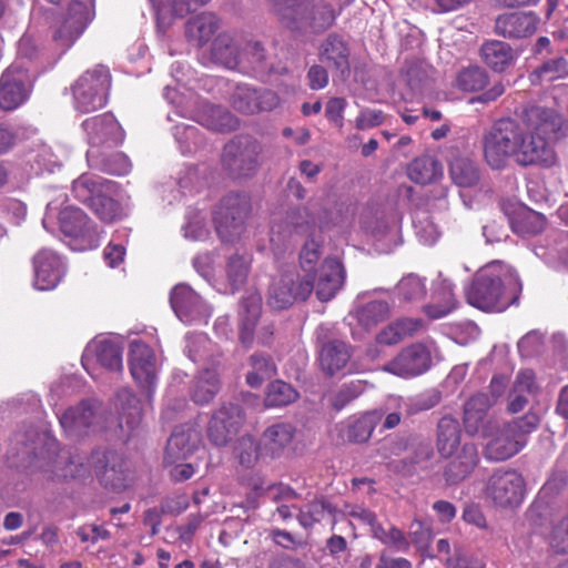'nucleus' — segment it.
Segmentation results:
<instances>
[{
  "instance_id": "f257e3e1",
  "label": "nucleus",
  "mask_w": 568,
  "mask_h": 568,
  "mask_svg": "<svg viewBox=\"0 0 568 568\" xmlns=\"http://www.w3.org/2000/svg\"><path fill=\"white\" fill-rule=\"evenodd\" d=\"M524 126L514 160L520 166H550L556 161L550 140L561 129L562 118L540 105L523 108Z\"/></svg>"
},
{
  "instance_id": "f03ea898",
  "label": "nucleus",
  "mask_w": 568,
  "mask_h": 568,
  "mask_svg": "<svg viewBox=\"0 0 568 568\" xmlns=\"http://www.w3.org/2000/svg\"><path fill=\"white\" fill-rule=\"evenodd\" d=\"M521 282L509 265L499 261L483 266L466 288L467 302L484 312H504L517 303Z\"/></svg>"
},
{
  "instance_id": "7ed1b4c3",
  "label": "nucleus",
  "mask_w": 568,
  "mask_h": 568,
  "mask_svg": "<svg viewBox=\"0 0 568 568\" xmlns=\"http://www.w3.org/2000/svg\"><path fill=\"white\" fill-rule=\"evenodd\" d=\"M317 232L315 217L306 207H296L283 215L274 216L271 224L270 244L275 258H280L291 248L295 236H311L300 253V267L305 275L314 278L321 258V244L315 241Z\"/></svg>"
},
{
  "instance_id": "20e7f679",
  "label": "nucleus",
  "mask_w": 568,
  "mask_h": 568,
  "mask_svg": "<svg viewBox=\"0 0 568 568\" xmlns=\"http://www.w3.org/2000/svg\"><path fill=\"white\" fill-rule=\"evenodd\" d=\"M275 14L283 26L297 31L321 32L335 20L334 10L324 0L276 1Z\"/></svg>"
},
{
  "instance_id": "39448f33",
  "label": "nucleus",
  "mask_w": 568,
  "mask_h": 568,
  "mask_svg": "<svg viewBox=\"0 0 568 568\" xmlns=\"http://www.w3.org/2000/svg\"><path fill=\"white\" fill-rule=\"evenodd\" d=\"M523 110L516 119H500L484 136V156L494 170L504 169L510 158L514 159L519 138L523 133Z\"/></svg>"
},
{
  "instance_id": "423d86ee",
  "label": "nucleus",
  "mask_w": 568,
  "mask_h": 568,
  "mask_svg": "<svg viewBox=\"0 0 568 568\" xmlns=\"http://www.w3.org/2000/svg\"><path fill=\"white\" fill-rule=\"evenodd\" d=\"M113 459V453L101 449L93 450L90 456L77 452H63L59 455V465L63 464V466L55 470V476L78 478L94 470L103 485L115 487V480L120 478L114 465L110 466Z\"/></svg>"
},
{
  "instance_id": "0eeeda50",
  "label": "nucleus",
  "mask_w": 568,
  "mask_h": 568,
  "mask_svg": "<svg viewBox=\"0 0 568 568\" xmlns=\"http://www.w3.org/2000/svg\"><path fill=\"white\" fill-rule=\"evenodd\" d=\"M111 85V74L104 65L87 70L71 87L74 109L81 113L93 112L105 105Z\"/></svg>"
},
{
  "instance_id": "6e6552de",
  "label": "nucleus",
  "mask_w": 568,
  "mask_h": 568,
  "mask_svg": "<svg viewBox=\"0 0 568 568\" xmlns=\"http://www.w3.org/2000/svg\"><path fill=\"white\" fill-rule=\"evenodd\" d=\"M94 17L93 0H72L52 24L57 47L68 50L81 37Z\"/></svg>"
},
{
  "instance_id": "1a4fd4ad",
  "label": "nucleus",
  "mask_w": 568,
  "mask_h": 568,
  "mask_svg": "<svg viewBox=\"0 0 568 568\" xmlns=\"http://www.w3.org/2000/svg\"><path fill=\"white\" fill-rule=\"evenodd\" d=\"M314 291V278L303 272L285 271L275 276L267 292L266 303L275 311H283L296 302L306 301Z\"/></svg>"
},
{
  "instance_id": "9d476101",
  "label": "nucleus",
  "mask_w": 568,
  "mask_h": 568,
  "mask_svg": "<svg viewBox=\"0 0 568 568\" xmlns=\"http://www.w3.org/2000/svg\"><path fill=\"white\" fill-rule=\"evenodd\" d=\"M164 98L171 103H176L178 112L182 116L191 118L210 130L227 132L239 126V120L222 106L202 102L195 109H190L182 105L181 101H176L178 92L170 87L164 89Z\"/></svg>"
},
{
  "instance_id": "9b49d317",
  "label": "nucleus",
  "mask_w": 568,
  "mask_h": 568,
  "mask_svg": "<svg viewBox=\"0 0 568 568\" xmlns=\"http://www.w3.org/2000/svg\"><path fill=\"white\" fill-rule=\"evenodd\" d=\"M250 204L245 196L224 197L213 213L217 235L223 242H233L244 232Z\"/></svg>"
},
{
  "instance_id": "f8f14e48",
  "label": "nucleus",
  "mask_w": 568,
  "mask_h": 568,
  "mask_svg": "<svg viewBox=\"0 0 568 568\" xmlns=\"http://www.w3.org/2000/svg\"><path fill=\"white\" fill-rule=\"evenodd\" d=\"M260 143L250 136H236L225 144L222 163L236 178L248 176L258 166Z\"/></svg>"
},
{
  "instance_id": "ddd939ff",
  "label": "nucleus",
  "mask_w": 568,
  "mask_h": 568,
  "mask_svg": "<svg viewBox=\"0 0 568 568\" xmlns=\"http://www.w3.org/2000/svg\"><path fill=\"white\" fill-rule=\"evenodd\" d=\"M130 373L139 387L151 399L158 382L160 365L154 351L144 342L134 339L129 351Z\"/></svg>"
},
{
  "instance_id": "4468645a",
  "label": "nucleus",
  "mask_w": 568,
  "mask_h": 568,
  "mask_svg": "<svg viewBox=\"0 0 568 568\" xmlns=\"http://www.w3.org/2000/svg\"><path fill=\"white\" fill-rule=\"evenodd\" d=\"M486 493L499 507H516L524 500L525 481L514 469H498L489 477Z\"/></svg>"
},
{
  "instance_id": "2eb2a0df",
  "label": "nucleus",
  "mask_w": 568,
  "mask_h": 568,
  "mask_svg": "<svg viewBox=\"0 0 568 568\" xmlns=\"http://www.w3.org/2000/svg\"><path fill=\"white\" fill-rule=\"evenodd\" d=\"M170 304L179 320L189 325L206 323L212 315L211 307L191 286L184 283L172 288Z\"/></svg>"
},
{
  "instance_id": "dca6fc26",
  "label": "nucleus",
  "mask_w": 568,
  "mask_h": 568,
  "mask_svg": "<svg viewBox=\"0 0 568 568\" xmlns=\"http://www.w3.org/2000/svg\"><path fill=\"white\" fill-rule=\"evenodd\" d=\"M31 78L28 70L16 62L0 78V108L11 111L20 106L29 97Z\"/></svg>"
},
{
  "instance_id": "f3484780",
  "label": "nucleus",
  "mask_w": 568,
  "mask_h": 568,
  "mask_svg": "<svg viewBox=\"0 0 568 568\" xmlns=\"http://www.w3.org/2000/svg\"><path fill=\"white\" fill-rule=\"evenodd\" d=\"M58 220L61 232L79 242L80 250H92L99 245L100 234L88 216L73 206L59 211Z\"/></svg>"
},
{
  "instance_id": "a211bd4d",
  "label": "nucleus",
  "mask_w": 568,
  "mask_h": 568,
  "mask_svg": "<svg viewBox=\"0 0 568 568\" xmlns=\"http://www.w3.org/2000/svg\"><path fill=\"white\" fill-rule=\"evenodd\" d=\"M82 128L90 145L89 150L99 151L101 146H115L121 143L124 138L121 125L111 113L89 118L83 121Z\"/></svg>"
},
{
  "instance_id": "6ab92c4d",
  "label": "nucleus",
  "mask_w": 568,
  "mask_h": 568,
  "mask_svg": "<svg viewBox=\"0 0 568 568\" xmlns=\"http://www.w3.org/2000/svg\"><path fill=\"white\" fill-rule=\"evenodd\" d=\"M432 364L430 353L423 344H412L403 348L396 357L383 366V371L408 378L425 373Z\"/></svg>"
},
{
  "instance_id": "aec40b11",
  "label": "nucleus",
  "mask_w": 568,
  "mask_h": 568,
  "mask_svg": "<svg viewBox=\"0 0 568 568\" xmlns=\"http://www.w3.org/2000/svg\"><path fill=\"white\" fill-rule=\"evenodd\" d=\"M244 413L236 404L222 405L214 412L209 426V439L215 446L226 445L235 436L244 423Z\"/></svg>"
},
{
  "instance_id": "412c9836",
  "label": "nucleus",
  "mask_w": 568,
  "mask_h": 568,
  "mask_svg": "<svg viewBox=\"0 0 568 568\" xmlns=\"http://www.w3.org/2000/svg\"><path fill=\"white\" fill-rule=\"evenodd\" d=\"M81 362L91 376H94L92 372L94 364L111 372H121L123 368L122 347L108 338H95L84 348Z\"/></svg>"
},
{
  "instance_id": "4be33fe9",
  "label": "nucleus",
  "mask_w": 568,
  "mask_h": 568,
  "mask_svg": "<svg viewBox=\"0 0 568 568\" xmlns=\"http://www.w3.org/2000/svg\"><path fill=\"white\" fill-rule=\"evenodd\" d=\"M33 286L39 291L53 290L65 274L63 260L54 252L42 248L33 256Z\"/></svg>"
},
{
  "instance_id": "5701e85b",
  "label": "nucleus",
  "mask_w": 568,
  "mask_h": 568,
  "mask_svg": "<svg viewBox=\"0 0 568 568\" xmlns=\"http://www.w3.org/2000/svg\"><path fill=\"white\" fill-rule=\"evenodd\" d=\"M420 325V321L413 318H399L389 323L376 334L374 343L367 346V357L373 361L382 357L385 346L400 343L405 337L412 336L417 332Z\"/></svg>"
},
{
  "instance_id": "b1692460",
  "label": "nucleus",
  "mask_w": 568,
  "mask_h": 568,
  "mask_svg": "<svg viewBox=\"0 0 568 568\" xmlns=\"http://www.w3.org/2000/svg\"><path fill=\"white\" fill-rule=\"evenodd\" d=\"M99 409L97 402L83 400L59 416L60 425L68 436H82L97 424Z\"/></svg>"
},
{
  "instance_id": "393cba45",
  "label": "nucleus",
  "mask_w": 568,
  "mask_h": 568,
  "mask_svg": "<svg viewBox=\"0 0 568 568\" xmlns=\"http://www.w3.org/2000/svg\"><path fill=\"white\" fill-rule=\"evenodd\" d=\"M278 103L280 99L275 92L266 89L256 90L247 85H237L232 95L234 109L245 114L271 111Z\"/></svg>"
},
{
  "instance_id": "a878e982",
  "label": "nucleus",
  "mask_w": 568,
  "mask_h": 568,
  "mask_svg": "<svg viewBox=\"0 0 568 568\" xmlns=\"http://www.w3.org/2000/svg\"><path fill=\"white\" fill-rule=\"evenodd\" d=\"M539 21V17L532 11L508 12L496 19L495 31L508 39L528 38L537 31Z\"/></svg>"
},
{
  "instance_id": "bb28decb",
  "label": "nucleus",
  "mask_w": 568,
  "mask_h": 568,
  "mask_svg": "<svg viewBox=\"0 0 568 568\" xmlns=\"http://www.w3.org/2000/svg\"><path fill=\"white\" fill-rule=\"evenodd\" d=\"M318 58L343 80L349 77V49L338 36L331 34L322 42Z\"/></svg>"
},
{
  "instance_id": "cd10ccee",
  "label": "nucleus",
  "mask_w": 568,
  "mask_h": 568,
  "mask_svg": "<svg viewBox=\"0 0 568 568\" xmlns=\"http://www.w3.org/2000/svg\"><path fill=\"white\" fill-rule=\"evenodd\" d=\"M345 281V270L341 261L336 257H327L321 265L320 274L314 291L317 298L322 302L331 301L343 287Z\"/></svg>"
},
{
  "instance_id": "c85d7f7f",
  "label": "nucleus",
  "mask_w": 568,
  "mask_h": 568,
  "mask_svg": "<svg viewBox=\"0 0 568 568\" xmlns=\"http://www.w3.org/2000/svg\"><path fill=\"white\" fill-rule=\"evenodd\" d=\"M448 465L445 468V479L448 484L455 485L467 478L479 463L478 449L473 443H465L456 449Z\"/></svg>"
},
{
  "instance_id": "c756f323",
  "label": "nucleus",
  "mask_w": 568,
  "mask_h": 568,
  "mask_svg": "<svg viewBox=\"0 0 568 568\" xmlns=\"http://www.w3.org/2000/svg\"><path fill=\"white\" fill-rule=\"evenodd\" d=\"M526 445L513 430L504 425L489 440L485 449V457L493 462L506 460L516 455Z\"/></svg>"
},
{
  "instance_id": "7c9ffc66",
  "label": "nucleus",
  "mask_w": 568,
  "mask_h": 568,
  "mask_svg": "<svg viewBox=\"0 0 568 568\" xmlns=\"http://www.w3.org/2000/svg\"><path fill=\"white\" fill-rule=\"evenodd\" d=\"M295 428L290 423H274L265 428L261 437L262 454L270 458L280 457L291 445Z\"/></svg>"
},
{
  "instance_id": "2f4dec72",
  "label": "nucleus",
  "mask_w": 568,
  "mask_h": 568,
  "mask_svg": "<svg viewBox=\"0 0 568 568\" xmlns=\"http://www.w3.org/2000/svg\"><path fill=\"white\" fill-rule=\"evenodd\" d=\"M491 405L493 400L486 394H476L465 404L464 425L467 434L486 436L487 412Z\"/></svg>"
},
{
  "instance_id": "473e14b6",
  "label": "nucleus",
  "mask_w": 568,
  "mask_h": 568,
  "mask_svg": "<svg viewBox=\"0 0 568 568\" xmlns=\"http://www.w3.org/2000/svg\"><path fill=\"white\" fill-rule=\"evenodd\" d=\"M199 435L194 429L190 427L175 428L166 444L164 463L173 465L187 458L195 449Z\"/></svg>"
},
{
  "instance_id": "72a5a7b5",
  "label": "nucleus",
  "mask_w": 568,
  "mask_h": 568,
  "mask_svg": "<svg viewBox=\"0 0 568 568\" xmlns=\"http://www.w3.org/2000/svg\"><path fill=\"white\" fill-rule=\"evenodd\" d=\"M262 313V297L256 292H246L239 308L240 338L243 344L253 339L254 329Z\"/></svg>"
},
{
  "instance_id": "f704fd0d",
  "label": "nucleus",
  "mask_w": 568,
  "mask_h": 568,
  "mask_svg": "<svg viewBox=\"0 0 568 568\" xmlns=\"http://www.w3.org/2000/svg\"><path fill=\"white\" fill-rule=\"evenodd\" d=\"M484 63L495 72H504L515 61L513 48L500 40H488L480 47Z\"/></svg>"
},
{
  "instance_id": "c9c22d12",
  "label": "nucleus",
  "mask_w": 568,
  "mask_h": 568,
  "mask_svg": "<svg viewBox=\"0 0 568 568\" xmlns=\"http://www.w3.org/2000/svg\"><path fill=\"white\" fill-rule=\"evenodd\" d=\"M113 182L93 174H82L72 184V194L80 202L92 204L103 192H112Z\"/></svg>"
},
{
  "instance_id": "e433bc0d",
  "label": "nucleus",
  "mask_w": 568,
  "mask_h": 568,
  "mask_svg": "<svg viewBox=\"0 0 568 568\" xmlns=\"http://www.w3.org/2000/svg\"><path fill=\"white\" fill-rule=\"evenodd\" d=\"M382 417L383 414L381 412L373 410L354 420H348L347 424L339 426L343 439L358 444L367 442L377 424L382 420Z\"/></svg>"
},
{
  "instance_id": "4c0bfd02",
  "label": "nucleus",
  "mask_w": 568,
  "mask_h": 568,
  "mask_svg": "<svg viewBox=\"0 0 568 568\" xmlns=\"http://www.w3.org/2000/svg\"><path fill=\"white\" fill-rule=\"evenodd\" d=\"M351 357L349 346L338 339L323 343L320 351V365L322 369L334 375L336 372L345 367Z\"/></svg>"
},
{
  "instance_id": "58836bf2",
  "label": "nucleus",
  "mask_w": 568,
  "mask_h": 568,
  "mask_svg": "<svg viewBox=\"0 0 568 568\" xmlns=\"http://www.w3.org/2000/svg\"><path fill=\"white\" fill-rule=\"evenodd\" d=\"M219 29V19L212 12H202L192 17L185 26L189 41L197 47L207 43Z\"/></svg>"
},
{
  "instance_id": "ea45409f",
  "label": "nucleus",
  "mask_w": 568,
  "mask_h": 568,
  "mask_svg": "<svg viewBox=\"0 0 568 568\" xmlns=\"http://www.w3.org/2000/svg\"><path fill=\"white\" fill-rule=\"evenodd\" d=\"M449 175L453 182L465 189L475 187L480 181L478 164L466 155H456L449 164Z\"/></svg>"
},
{
  "instance_id": "a19ab883",
  "label": "nucleus",
  "mask_w": 568,
  "mask_h": 568,
  "mask_svg": "<svg viewBox=\"0 0 568 568\" xmlns=\"http://www.w3.org/2000/svg\"><path fill=\"white\" fill-rule=\"evenodd\" d=\"M116 407L119 410V425L122 429H135L142 420L140 400L129 389H121L116 394Z\"/></svg>"
},
{
  "instance_id": "79ce46f5",
  "label": "nucleus",
  "mask_w": 568,
  "mask_h": 568,
  "mask_svg": "<svg viewBox=\"0 0 568 568\" xmlns=\"http://www.w3.org/2000/svg\"><path fill=\"white\" fill-rule=\"evenodd\" d=\"M460 444V429L458 420L444 416L437 426V450L444 458L453 456Z\"/></svg>"
},
{
  "instance_id": "37998d69",
  "label": "nucleus",
  "mask_w": 568,
  "mask_h": 568,
  "mask_svg": "<svg viewBox=\"0 0 568 568\" xmlns=\"http://www.w3.org/2000/svg\"><path fill=\"white\" fill-rule=\"evenodd\" d=\"M87 159L91 168L113 175H125L131 171V162L123 153L102 156L97 150H88Z\"/></svg>"
},
{
  "instance_id": "c03bdc74",
  "label": "nucleus",
  "mask_w": 568,
  "mask_h": 568,
  "mask_svg": "<svg viewBox=\"0 0 568 568\" xmlns=\"http://www.w3.org/2000/svg\"><path fill=\"white\" fill-rule=\"evenodd\" d=\"M408 178L417 184H429L443 175V166L435 158L424 155L415 159L407 168Z\"/></svg>"
},
{
  "instance_id": "a18cd8bd",
  "label": "nucleus",
  "mask_w": 568,
  "mask_h": 568,
  "mask_svg": "<svg viewBox=\"0 0 568 568\" xmlns=\"http://www.w3.org/2000/svg\"><path fill=\"white\" fill-rule=\"evenodd\" d=\"M336 508L324 497H315L300 508L297 520L306 529L323 521L326 516H335Z\"/></svg>"
},
{
  "instance_id": "49530a36",
  "label": "nucleus",
  "mask_w": 568,
  "mask_h": 568,
  "mask_svg": "<svg viewBox=\"0 0 568 568\" xmlns=\"http://www.w3.org/2000/svg\"><path fill=\"white\" fill-rule=\"evenodd\" d=\"M213 60L227 68L235 69L241 65L240 48L229 34H220L213 42Z\"/></svg>"
},
{
  "instance_id": "de8ad7c7",
  "label": "nucleus",
  "mask_w": 568,
  "mask_h": 568,
  "mask_svg": "<svg viewBox=\"0 0 568 568\" xmlns=\"http://www.w3.org/2000/svg\"><path fill=\"white\" fill-rule=\"evenodd\" d=\"M390 315V306L385 301H371L356 310L358 324L371 329Z\"/></svg>"
},
{
  "instance_id": "09e8293b",
  "label": "nucleus",
  "mask_w": 568,
  "mask_h": 568,
  "mask_svg": "<svg viewBox=\"0 0 568 568\" xmlns=\"http://www.w3.org/2000/svg\"><path fill=\"white\" fill-rule=\"evenodd\" d=\"M397 297L403 303H415L424 300L427 294L426 280L408 274L398 282L396 286Z\"/></svg>"
},
{
  "instance_id": "8fccbe9b",
  "label": "nucleus",
  "mask_w": 568,
  "mask_h": 568,
  "mask_svg": "<svg viewBox=\"0 0 568 568\" xmlns=\"http://www.w3.org/2000/svg\"><path fill=\"white\" fill-rule=\"evenodd\" d=\"M219 376L213 369L203 371L192 389V398L197 404H207L219 392Z\"/></svg>"
},
{
  "instance_id": "3c124183",
  "label": "nucleus",
  "mask_w": 568,
  "mask_h": 568,
  "mask_svg": "<svg viewBox=\"0 0 568 568\" xmlns=\"http://www.w3.org/2000/svg\"><path fill=\"white\" fill-rule=\"evenodd\" d=\"M251 369L246 374V383L253 387H260L265 381L276 374L275 364L264 355H252L250 357Z\"/></svg>"
},
{
  "instance_id": "603ef678",
  "label": "nucleus",
  "mask_w": 568,
  "mask_h": 568,
  "mask_svg": "<svg viewBox=\"0 0 568 568\" xmlns=\"http://www.w3.org/2000/svg\"><path fill=\"white\" fill-rule=\"evenodd\" d=\"M453 287V284L448 280H443L442 292L436 291L435 294L438 298H442L444 301V304L439 305L436 303H432L429 305H426L424 310L428 317H430L432 320H438L448 315L456 308L457 301L454 297Z\"/></svg>"
},
{
  "instance_id": "864d4df0",
  "label": "nucleus",
  "mask_w": 568,
  "mask_h": 568,
  "mask_svg": "<svg viewBox=\"0 0 568 568\" xmlns=\"http://www.w3.org/2000/svg\"><path fill=\"white\" fill-rule=\"evenodd\" d=\"M442 399L440 393L436 389H428L418 395L403 399L399 407L412 416L420 412L428 410L439 404Z\"/></svg>"
},
{
  "instance_id": "5fc2aeb1",
  "label": "nucleus",
  "mask_w": 568,
  "mask_h": 568,
  "mask_svg": "<svg viewBox=\"0 0 568 568\" xmlns=\"http://www.w3.org/2000/svg\"><path fill=\"white\" fill-rule=\"evenodd\" d=\"M298 397V393L292 385L275 381L267 387L265 405L268 407H281L293 403Z\"/></svg>"
},
{
  "instance_id": "6e6d98bb",
  "label": "nucleus",
  "mask_w": 568,
  "mask_h": 568,
  "mask_svg": "<svg viewBox=\"0 0 568 568\" xmlns=\"http://www.w3.org/2000/svg\"><path fill=\"white\" fill-rule=\"evenodd\" d=\"M235 450L240 464L245 468H252L261 458L267 457L262 454L261 442L257 443L252 436H243L239 440Z\"/></svg>"
},
{
  "instance_id": "4d7b16f0",
  "label": "nucleus",
  "mask_w": 568,
  "mask_h": 568,
  "mask_svg": "<svg viewBox=\"0 0 568 568\" xmlns=\"http://www.w3.org/2000/svg\"><path fill=\"white\" fill-rule=\"evenodd\" d=\"M204 166H186L180 171L178 185L181 194L193 193L201 190L205 184Z\"/></svg>"
},
{
  "instance_id": "13d9d810",
  "label": "nucleus",
  "mask_w": 568,
  "mask_h": 568,
  "mask_svg": "<svg viewBox=\"0 0 568 568\" xmlns=\"http://www.w3.org/2000/svg\"><path fill=\"white\" fill-rule=\"evenodd\" d=\"M114 192L115 184L113 183L112 192H103L90 205L97 216L104 222H113L121 216L120 205L111 197Z\"/></svg>"
},
{
  "instance_id": "bf43d9fd",
  "label": "nucleus",
  "mask_w": 568,
  "mask_h": 568,
  "mask_svg": "<svg viewBox=\"0 0 568 568\" xmlns=\"http://www.w3.org/2000/svg\"><path fill=\"white\" fill-rule=\"evenodd\" d=\"M182 231L187 240H205L210 234L206 216L201 211L190 210L186 213V223L183 225Z\"/></svg>"
},
{
  "instance_id": "052dcab7",
  "label": "nucleus",
  "mask_w": 568,
  "mask_h": 568,
  "mask_svg": "<svg viewBox=\"0 0 568 568\" xmlns=\"http://www.w3.org/2000/svg\"><path fill=\"white\" fill-rule=\"evenodd\" d=\"M456 81L458 88L463 91H478L488 83V74L480 67H469L458 73Z\"/></svg>"
},
{
  "instance_id": "680f3d73",
  "label": "nucleus",
  "mask_w": 568,
  "mask_h": 568,
  "mask_svg": "<svg viewBox=\"0 0 568 568\" xmlns=\"http://www.w3.org/2000/svg\"><path fill=\"white\" fill-rule=\"evenodd\" d=\"M248 274V260L234 254L230 256L226 265V277L232 292L237 291L246 281Z\"/></svg>"
},
{
  "instance_id": "e2e57ef3",
  "label": "nucleus",
  "mask_w": 568,
  "mask_h": 568,
  "mask_svg": "<svg viewBox=\"0 0 568 568\" xmlns=\"http://www.w3.org/2000/svg\"><path fill=\"white\" fill-rule=\"evenodd\" d=\"M433 73V68L424 61L410 62L405 69L406 81L413 90H420L427 85Z\"/></svg>"
},
{
  "instance_id": "0e129e2a",
  "label": "nucleus",
  "mask_w": 568,
  "mask_h": 568,
  "mask_svg": "<svg viewBox=\"0 0 568 568\" xmlns=\"http://www.w3.org/2000/svg\"><path fill=\"white\" fill-rule=\"evenodd\" d=\"M29 162L36 174L43 172H53L55 168L60 166L59 158L53 153L52 149L48 145L39 146L30 156Z\"/></svg>"
},
{
  "instance_id": "69168bd1",
  "label": "nucleus",
  "mask_w": 568,
  "mask_h": 568,
  "mask_svg": "<svg viewBox=\"0 0 568 568\" xmlns=\"http://www.w3.org/2000/svg\"><path fill=\"white\" fill-rule=\"evenodd\" d=\"M410 541L416 549L427 557L432 558L433 555L428 552L433 539V531L429 525L424 524L419 519H414L409 525L408 531Z\"/></svg>"
},
{
  "instance_id": "338daca9",
  "label": "nucleus",
  "mask_w": 568,
  "mask_h": 568,
  "mask_svg": "<svg viewBox=\"0 0 568 568\" xmlns=\"http://www.w3.org/2000/svg\"><path fill=\"white\" fill-rule=\"evenodd\" d=\"M241 65L262 71L265 67L264 48L260 42L250 41L240 51Z\"/></svg>"
},
{
  "instance_id": "774afa93",
  "label": "nucleus",
  "mask_w": 568,
  "mask_h": 568,
  "mask_svg": "<svg viewBox=\"0 0 568 568\" xmlns=\"http://www.w3.org/2000/svg\"><path fill=\"white\" fill-rule=\"evenodd\" d=\"M173 135L183 153H191L200 145L199 130L194 125L180 123L174 126Z\"/></svg>"
}]
</instances>
